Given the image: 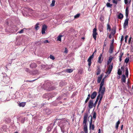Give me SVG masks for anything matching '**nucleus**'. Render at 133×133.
Here are the masks:
<instances>
[{"mask_svg":"<svg viewBox=\"0 0 133 133\" xmlns=\"http://www.w3.org/2000/svg\"><path fill=\"white\" fill-rule=\"evenodd\" d=\"M88 116V113H85L83 118V125L84 131L85 133H88V130L87 128V118Z\"/></svg>","mask_w":133,"mask_h":133,"instance_id":"f257e3e1","label":"nucleus"},{"mask_svg":"<svg viewBox=\"0 0 133 133\" xmlns=\"http://www.w3.org/2000/svg\"><path fill=\"white\" fill-rule=\"evenodd\" d=\"M53 83L48 81L44 85V89L48 91H51L55 89V87L52 86V84Z\"/></svg>","mask_w":133,"mask_h":133,"instance_id":"f03ea898","label":"nucleus"},{"mask_svg":"<svg viewBox=\"0 0 133 133\" xmlns=\"http://www.w3.org/2000/svg\"><path fill=\"white\" fill-rule=\"evenodd\" d=\"M105 88L104 87H103L102 89H100V88L99 89V91H98V94L97 96V97L96 99L99 100V98L101 96H102V94H101V92H102V91H104V92L105 91Z\"/></svg>","mask_w":133,"mask_h":133,"instance_id":"7ed1b4c3","label":"nucleus"},{"mask_svg":"<svg viewBox=\"0 0 133 133\" xmlns=\"http://www.w3.org/2000/svg\"><path fill=\"white\" fill-rule=\"evenodd\" d=\"M105 88L104 87H103L102 89H100V88L99 89V91H98V94L97 96V97L96 99L99 100V98L101 96H102V94H101V92H102V91H104V92L105 91Z\"/></svg>","mask_w":133,"mask_h":133,"instance_id":"20e7f679","label":"nucleus"},{"mask_svg":"<svg viewBox=\"0 0 133 133\" xmlns=\"http://www.w3.org/2000/svg\"><path fill=\"white\" fill-rule=\"evenodd\" d=\"M97 29L96 28H95L93 29L92 31L93 37L95 41L96 40V35H97Z\"/></svg>","mask_w":133,"mask_h":133,"instance_id":"39448f33","label":"nucleus"},{"mask_svg":"<svg viewBox=\"0 0 133 133\" xmlns=\"http://www.w3.org/2000/svg\"><path fill=\"white\" fill-rule=\"evenodd\" d=\"M91 117V120L90 121L89 123V129H90L91 128H92V130H93L95 128V126L94 124H92V116L91 115H90L89 117V118Z\"/></svg>","mask_w":133,"mask_h":133,"instance_id":"423d86ee","label":"nucleus"},{"mask_svg":"<svg viewBox=\"0 0 133 133\" xmlns=\"http://www.w3.org/2000/svg\"><path fill=\"white\" fill-rule=\"evenodd\" d=\"M93 106L94 107L93 100L92 99H90L89 102L88 107L90 109H91L93 108Z\"/></svg>","mask_w":133,"mask_h":133,"instance_id":"0eeeda50","label":"nucleus"},{"mask_svg":"<svg viewBox=\"0 0 133 133\" xmlns=\"http://www.w3.org/2000/svg\"><path fill=\"white\" fill-rule=\"evenodd\" d=\"M43 98L47 99L48 100H49L51 97H52L51 96V94L50 93L44 94L43 95Z\"/></svg>","mask_w":133,"mask_h":133,"instance_id":"6e6552de","label":"nucleus"},{"mask_svg":"<svg viewBox=\"0 0 133 133\" xmlns=\"http://www.w3.org/2000/svg\"><path fill=\"white\" fill-rule=\"evenodd\" d=\"M113 66V63H112L108 67V69L107 71V73L108 75H109L112 70Z\"/></svg>","mask_w":133,"mask_h":133,"instance_id":"1a4fd4ad","label":"nucleus"},{"mask_svg":"<svg viewBox=\"0 0 133 133\" xmlns=\"http://www.w3.org/2000/svg\"><path fill=\"white\" fill-rule=\"evenodd\" d=\"M65 123H66L65 122V123H63L61 125L60 127L61 131L63 133H64L65 132L64 128L66 126Z\"/></svg>","mask_w":133,"mask_h":133,"instance_id":"9d476101","label":"nucleus"},{"mask_svg":"<svg viewBox=\"0 0 133 133\" xmlns=\"http://www.w3.org/2000/svg\"><path fill=\"white\" fill-rule=\"evenodd\" d=\"M47 28V26L45 25H43L42 26V34H43L45 33V31L46 30Z\"/></svg>","mask_w":133,"mask_h":133,"instance_id":"9b49d317","label":"nucleus"},{"mask_svg":"<svg viewBox=\"0 0 133 133\" xmlns=\"http://www.w3.org/2000/svg\"><path fill=\"white\" fill-rule=\"evenodd\" d=\"M128 20L129 19H128V18H126L124 22L123 25L124 29H125L126 28V26H128Z\"/></svg>","mask_w":133,"mask_h":133,"instance_id":"f8f14e48","label":"nucleus"},{"mask_svg":"<svg viewBox=\"0 0 133 133\" xmlns=\"http://www.w3.org/2000/svg\"><path fill=\"white\" fill-rule=\"evenodd\" d=\"M93 58L94 57H92V56H91L89 57V58H88V65L89 67L90 66L91 64V59Z\"/></svg>","mask_w":133,"mask_h":133,"instance_id":"ddd939ff","label":"nucleus"},{"mask_svg":"<svg viewBox=\"0 0 133 133\" xmlns=\"http://www.w3.org/2000/svg\"><path fill=\"white\" fill-rule=\"evenodd\" d=\"M37 66V64L36 63L33 62L30 65V67L31 68H36Z\"/></svg>","mask_w":133,"mask_h":133,"instance_id":"4468645a","label":"nucleus"},{"mask_svg":"<svg viewBox=\"0 0 133 133\" xmlns=\"http://www.w3.org/2000/svg\"><path fill=\"white\" fill-rule=\"evenodd\" d=\"M114 49V45H110L109 50V53L110 54L112 53L113 52Z\"/></svg>","mask_w":133,"mask_h":133,"instance_id":"2eb2a0df","label":"nucleus"},{"mask_svg":"<svg viewBox=\"0 0 133 133\" xmlns=\"http://www.w3.org/2000/svg\"><path fill=\"white\" fill-rule=\"evenodd\" d=\"M104 78H103L102 80L101 83L99 85V88L100 89H102L103 88V86L104 84Z\"/></svg>","mask_w":133,"mask_h":133,"instance_id":"dca6fc26","label":"nucleus"},{"mask_svg":"<svg viewBox=\"0 0 133 133\" xmlns=\"http://www.w3.org/2000/svg\"><path fill=\"white\" fill-rule=\"evenodd\" d=\"M97 95V93L95 91L93 92L91 96V98L92 99H94Z\"/></svg>","mask_w":133,"mask_h":133,"instance_id":"f3484780","label":"nucleus"},{"mask_svg":"<svg viewBox=\"0 0 133 133\" xmlns=\"http://www.w3.org/2000/svg\"><path fill=\"white\" fill-rule=\"evenodd\" d=\"M102 54H100V55L98 58V63H101L103 59H102V60H101V59L102 58Z\"/></svg>","mask_w":133,"mask_h":133,"instance_id":"a211bd4d","label":"nucleus"},{"mask_svg":"<svg viewBox=\"0 0 133 133\" xmlns=\"http://www.w3.org/2000/svg\"><path fill=\"white\" fill-rule=\"evenodd\" d=\"M103 75V74H101L100 76L98 77L97 80V82L98 83H100Z\"/></svg>","mask_w":133,"mask_h":133,"instance_id":"6ab92c4d","label":"nucleus"},{"mask_svg":"<svg viewBox=\"0 0 133 133\" xmlns=\"http://www.w3.org/2000/svg\"><path fill=\"white\" fill-rule=\"evenodd\" d=\"M123 17V15L121 13H119L118 15H117V18L118 19L122 20Z\"/></svg>","mask_w":133,"mask_h":133,"instance_id":"aec40b11","label":"nucleus"},{"mask_svg":"<svg viewBox=\"0 0 133 133\" xmlns=\"http://www.w3.org/2000/svg\"><path fill=\"white\" fill-rule=\"evenodd\" d=\"M126 76L125 75L123 74L122 75V77L121 78V82L125 83L126 82Z\"/></svg>","mask_w":133,"mask_h":133,"instance_id":"412c9836","label":"nucleus"},{"mask_svg":"<svg viewBox=\"0 0 133 133\" xmlns=\"http://www.w3.org/2000/svg\"><path fill=\"white\" fill-rule=\"evenodd\" d=\"M129 14V11L128 10V7H126L125 10V16L126 18H128V14Z\"/></svg>","mask_w":133,"mask_h":133,"instance_id":"4be33fe9","label":"nucleus"},{"mask_svg":"<svg viewBox=\"0 0 133 133\" xmlns=\"http://www.w3.org/2000/svg\"><path fill=\"white\" fill-rule=\"evenodd\" d=\"M116 28H114L112 30L111 32V34L113 35L114 36L116 32Z\"/></svg>","mask_w":133,"mask_h":133,"instance_id":"5701e85b","label":"nucleus"},{"mask_svg":"<svg viewBox=\"0 0 133 133\" xmlns=\"http://www.w3.org/2000/svg\"><path fill=\"white\" fill-rule=\"evenodd\" d=\"M66 83L65 81L61 82L59 83L61 87H63V86L66 85Z\"/></svg>","mask_w":133,"mask_h":133,"instance_id":"b1692460","label":"nucleus"},{"mask_svg":"<svg viewBox=\"0 0 133 133\" xmlns=\"http://www.w3.org/2000/svg\"><path fill=\"white\" fill-rule=\"evenodd\" d=\"M113 58V57H112L111 56H110L109 57V59L107 61V65H108L111 62Z\"/></svg>","mask_w":133,"mask_h":133,"instance_id":"393cba45","label":"nucleus"},{"mask_svg":"<svg viewBox=\"0 0 133 133\" xmlns=\"http://www.w3.org/2000/svg\"><path fill=\"white\" fill-rule=\"evenodd\" d=\"M45 111L46 114H49L51 112V110L47 108L45 109Z\"/></svg>","mask_w":133,"mask_h":133,"instance_id":"a878e982","label":"nucleus"},{"mask_svg":"<svg viewBox=\"0 0 133 133\" xmlns=\"http://www.w3.org/2000/svg\"><path fill=\"white\" fill-rule=\"evenodd\" d=\"M39 25V23H37L35 25V29L37 30H38L39 29V27L38 26Z\"/></svg>","mask_w":133,"mask_h":133,"instance_id":"bb28decb","label":"nucleus"},{"mask_svg":"<svg viewBox=\"0 0 133 133\" xmlns=\"http://www.w3.org/2000/svg\"><path fill=\"white\" fill-rule=\"evenodd\" d=\"M123 55V53L122 52H121L120 53V54L119 56V61L120 62H121L122 61V56Z\"/></svg>","mask_w":133,"mask_h":133,"instance_id":"cd10ccee","label":"nucleus"},{"mask_svg":"<svg viewBox=\"0 0 133 133\" xmlns=\"http://www.w3.org/2000/svg\"><path fill=\"white\" fill-rule=\"evenodd\" d=\"M42 43H43V42H41V40H39L38 41H36L35 42V44H37L38 45H41Z\"/></svg>","mask_w":133,"mask_h":133,"instance_id":"c85d7f7f","label":"nucleus"},{"mask_svg":"<svg viewBox=\"0 0 133 133\" xmlns=\"http://www.w3.org/2000/svg\"><path fill=\"white\" fill-rule=\"evenodd\" d=\"M101 71V70L100 69V68L99 67H98V69L97 70V72L96 73V75H99L100 74Z\"/></svg>","mask_w":133,"mask_h":133,"instance_id":"c756f323","label":"nucleus"},{"mask_svg":"<svg viewBox=\"0 0 133 133\" xmlns=\"http://www.w3.org/2000/svg\"><path fill=\"white\" fill-rule=\"evenodd\" d=\"M120 121L119 120L117 122L116 124V126H115V128L116 129H117L118 128V126H119V125L120 124Z\"/></svg>","mask_w":133,"mask_h":133,"instance_id":"7c9ffc66","label":"nucleus"},{"mask_svg":"<svg viewBox=\"0 0 133 133\" xmlns=\"http://www.w3.org/2000/svg\"><path fill=\"white\" fill-rule=\"evenodd\" d=\"M73 70L71 69H66V71L68 73H71L73 71Z\"/></svg>","mask_w":133,"mask_h":133,"instance_id":"2f4dec72","label":"nucleus"},{"mask_svg":"<svg viewBox=\"0 0 133 133\" xmlns=\"http://www.w3.org/2000/svg\"><path fill=\"white\" fill-rule=\"evenodd\" d=\"M52 124H51L50 126H48L47 128V130L49 131H50L51 129L52 128Z\"/></svg>","mask_w":133,"mask_h":133,"instance_id":"473e14b6","label":"nucleus"},{"mask_svg":"<svg viewBox=\"0 0 133 133\" xmlns=\"http://www.w3.org/2000/svg\"><path fill=\"white\" fill-rule=\"evenodd\" d=\"M96 113L95 112H93V116L92 117V118L93 119L95 120L96 118Z\"/></svg>","mask_w":133,"mask_h":133,"instance_id":"72a5a7b5","label":"nucleus"},{"mask_svg":"<svg viewBox=\"0 0 133 133\" xmlns=\"http://www.w3.org/2000/svg\"><path fill=\"white\" fill-rule=\"evenodd\" d=\"M25 105V103L23 102H21L19 104V105L20 107H24Z\"/></svg>","mask_w":133,"mask_h":133,"instance_id":"f704fd0d","label":"nucleus"},{"mask_svg":"<svg viewBox=\"0 0 133 133\" xmlns=\"http://www.w3.org/2000/svg\"><path fill=\"white\" fill-rule=\"evenodd\" d=\"M107 30H109V31L111 30V27L109 23H108L107 24Z\"/></svg>","mask_w":133,"mask_h":133,"instance_id":"c9c22d12","label":"nucleus"},{"mask_svg":"<svg viewBox=\"0 0 133 133\" xmlns=\"http://www.w3.org/2000/svg\"><path fill=\"white\" fill-rule=\"evenodd\" d=\"M106 5L108 7L111 8L112 5L111 4L107 2L106 4Z\"/></svg>","mask_w":133,"mask_h":133,"instance_id":"e433bc0d","label":"nucleus"},{"mask_svg":"<svg viewBox=\"0 0 133 133\" xmlns=\"http://www.w3.org/2000/svg\"><path fill=\"white\" fill-rule=\"evenodd\" d=\"M101 94H102V96H101L99 98V101H101L102 100V98H103V96L104 95V91L102 92H101Z\"/></svg>","mask_w":133,"mask_h":133,"instance_id":"4c0bfd02","label":"nucleus"},{"mask_svg":"<svg viewBox=\"0 0 133 133\" xmlns=\"http://www.w3.org/2000/svg\"><path fill=\"white\" fill-rule=\"evenodd\" d=\"M26 118L25 117H24L22 118L21 119V122L23 123H24V122L26 121Z\"/></svg>","mask_w":133,"mask_h":133,"instance_id":"58836bf2","label":"nucleus"},{"mask_svg":"<svg viewBox=\"0 0 133 133\" xmlns=\"http://www.w3.org/2000/svg\"><path fill=\"white\" fill-rule=\"evenodd\" d=\"M63 36V35H59L57 37V40L61 41V37Z\"/></svg>","mask_w":133,"mask_h":133,"instance_id":"ea45409f","label":"nucleus"},{"mask_svg":"<svg viewBox=\"0 0 133 133\" xmlns=\"http://www.w3.org/2000/svg\"><path fill=\"white\" fill-rule=\"evenodd\" d=\"M122 71L120 69H119L117 72V74L119 75H120L122 74Z\"/></svg>","mask_w":133,"mask_h":133,"instance_id":"a19ab883","label":"nucleus"},{"mask_svg":"<svg viewBox=\"0 0 133 133\" xmlns=\"http://www.w3.org/2000/svg\"><path fill=\"white\" fill-rule=\"evenodd\" d=\"M45 65L43 64H42L39 66V68H40L41 69H42L43 68H45Z\"/></svg>","mask_w":133,"mask_h":133,"instance_id":"79ce46f5","label":"nucleus"},{"mask_svg":"<svg viewBox=\"0 0 133 133\" xmlns=\"http://www.w3.org/2000/svg\"><path fill=\"white\" fill-rule=\"evenodd\" d=\"M112 1L113 3L115 5V6L117 4L118 2L117 0H112Z\"/></svg>","mask_w":133,"mask_h":133,"instance_id":"37998d69","label":"nucleus"},{"mask_svg":"<svg viewBox=\"0 0 133 133\" xmlns=\"http://www.w3.org/2000/svg\"><path fill=\"white\" fill-rule=\"evenodd\" d=\"M55 2V1L54 0H53L52 1V3H51L50 5L51 6H54Z\"/></svg>","mask_w":133,"mask_h":133,"instance_id":"c03bdc74","label":"nucleus"},{"mask_svg":"<svg viewBox=\"0 0 133 133\" xmlns=\"http://www.w3.org/2000/svg\"><path fill=\"white\" fill-rule=\"evenodd\" d=\"M80 14H77L74 16L75 18H78L80 16Z\"/></svg>","mask_w":133,"mask_h":133,"instance_id":"a18cd8bd","label":"nucleus"},{"mask_svg":"<svg viewBox=\"0 0 133 133\" xmlns=\"http://www.w3.org/2000/svg\"><path fill=\"white\" fill-rule=\"evenodd\" d=\"M38 70H35L34 71L33 73L34 75H36L38 73Z\"/></svg>","mask_w":133,"mask_h":133,"instance_id":"49530a36","label":"nucleus"},{"mask_svg":"<svg viewBox=\"0 0 133 133\" xmlns=\"http://www.w3.org/2000/svg\"><path fill=\"white\" fill-rule=\"evenodd\" d=\"M129 61V59L128 57L127 58H126L125 59V62L126 63H128Z\"/></svg>","mask_w":133,"mask_h":133,"instance_id":"de8ad7c7","label":"nucleus"},{"mask_svg":"<svg viewBox=\"0 0 133 133\" xmlns=\"http://www.w3.org/2000/svg\"><path fill=\"white\" fill-rule=\"evenodd\" d=\"M125 75H128V68L127 67H126L125 68Z\"/></svg>","mask_w":133,"mask_h":133,"instance_id":"09e8293b","label":"nucleus"},{"mask_svg":"<svg viewBox=\"0 0 133 133\" xmlns=\"http://www.w3.org/2000/svg\"><path fill=\"white\" fill-rule=\"evenodd\" d=\"M24 29H25V28H24L23 29H21V31H18V33H19V34H22V33H23V32H24Z\"/></svg>","mask_w":133,"mask_h":133,"instance_id":"8fccbe9b","label":"nucleus"},{"mask_svg":"<svg viewBox=\"0 0 133 133\" xmlns=\"http://www.w3.org/2000/svg\"><path fill=\"white\" fill-rule=\"evenodd\" d=\"M27 85L26 84H24L22 85L21 87V88L23 89H24L25 87H26Z\"/></svg>","mask_w":133,"mask_h":133,"instance_id":"3c124183","label":"nucleus"},{"mask_svg":"<svg viewBox=\"0 0 133 133\" xmlns=\"http://www.w3.org/2000/svg\"><path fill=\"white\" fill-rule=\"evenodd\" d=\"M24 70L25 71L27 72H29V68H24Z\"/></svg>","mask_w":133,"mask_h":133,"instance_id":"603ef678","label":"nucleus"},{"mask_svg":"<svg viewBox=\"0 0 133 133\" xmlns=\"http://www.w3.org/2000/svg\"><path fill=\"white\" fill-rule=\"evenodd\" d=\"M128 35H126L125 36V43H127V38L128 37Z\"/></svg>","mask_w":133,"mask_h":133,"instance_id":"864d4df0","label":"nucleus"},{"mask_svg":"<svg viewBox=\"0 0 133 133\" xmlns=\"http://www.w3.org/2000/svg\"><path fill=\"white\" fill-rule=\"evenodd\" d=\"M50 59H52V60H54L55 59L54 56L51 55H50Z\"/></svg>","mask_w":133,"mask_h":133,"instance_id":"5fc2aeb1","label":"nucleus"},{"mask_svg":"<svg viewBox=\"0 0 133 133\" xmlns=\"http://www.w3.org/2000/svg\"><path fill=\"white\" fill-rule=\"evenodd\" d=\"M98 100L96 99V100L95 103L94 104V107H95L96 106V105L98 101Z\"/></svg>","mask_w":133,"mask_h":133,"instance_id":"6e6d98bb","label":"nucleus"},{"mask_svg":"<svg viewBox=\"0 0 133 133\" xmlns=\"http://www.w3.org/2000/svg\"><path fill=\"white\" fill-rule=\"evenodd\" d=\"M131 38H132L131 36H130L129 37V39L128 40V44H130V42H131Z\"/></svg>","mask_w":133,"mask_h":133,"instance_id":"4d7b16f0","label":"nucleus"},{"mask_svg":"<svg viewBox=\"0 0 133 133\" xmlns=\"http://www.w3.org/2000/svg\"><path fill=\"white\" fill-rule=\"evenodd\" d=\"M90 98L87 97V99H86L85 101V104L87 102L89 101Z\"/></svg>","mask_w":133,"mask_h":133,"instance_id":"13d9d810","label":"nucleus"},{"mask_svg":"<svg viewBox=\"0 0 133 133\" xmlns=\"http://www.w3.org/2000/svg\"><path fill=\"white\" fill-rule=\"evenodd\" d=\"M96 49L95 50L94 52L92 53V55L91 56H92V57H94V54L96 52Z\"/></svg>","mask_w":133,"mask_h":133,"instance_id":"bf43d9fd","label":"nucleus"},{"mask_svg":"<svg viewBox=\"0 0 133 133\" xmlns=\"http://www.w3.org/2000/svg\"><path fill=\"white\" fill-rule=\"evenodd\" d=\"M43 43H49V42L48 41V40H45L43 41V42H42Z\"/></svg>","mask_w":133,"mask_h":133,"instance_id":"052dcab7","label":"nucleus"},{"mask_svg":"<svg viewBox=\"0 0 133 133\" xmlns=\"http://www.w3.org/2000/svg\"><path fill=\"white\" fill-rule=\"evenodd\" d=\"M26 129H23L22 131V133H26Z\"/></svg>","mask_w":133,"mask_h":133,"instance_id":"680f3d73","label":"nucleus"},{"mask_svg":"<svg viewBox=\"0 0 133 133\" xmlns=\"http://www.w3.org/2000/svg\"><path fill=\"white\" fill-rule=\"evenodd\" d=\"M114 38H113V39L112 40V41H111V43L110 44V45H113V43H114Z\"/></svg>","mask_w":133,"mask_h":133,"instance_id":"e2e57ef3","label":"nucleus"},{"mask_svg":"<svg viewBox=\"0 0 133 133\" xmlns=\"http://www.w3.org/2000/svg\"><path fill=\"white\" fill-rule=\"evenodd\" d=\"M64 52L66 54H67L68 53V50L66 48L65 49V50L64 51Z\"/></svg>","mask_w":133,"mask_h":133,"instance_id":"0e129e2a","label":"nucleus"},{"mask_svg":"<svg viewBox=\"0 0 133 133\" xmlns=\"http://www.w3.org/2000/svg\"><path fill=\"white\" fill-rule=\"evenodd\" d=\"M124 3L126 4H127L128 3V0H124Z\"/></svg>","mask_w":133,"mask_h":133,"instance_id":"69168bd1","label":"nucleus"},{"mask_svg":"<svg viewBox=\"0 0 133 133\" xmlns=\"http://www.w3.org/2000/svg\"><path fill=\"white\" fill-rule=\"evenodd\" d=\"M35 79L34 80H32V81L27 80V81H26V82H33V81H35Z\"/></svg>","mask_w":133,"mask_h":133,"instance_id":"338daca9","label":"nucleus"},{"mask_svg":"<svg viewBox=\"0 0 133 133\" xmlns=\"http://www.w3.org/2000/svg\"><path fill=\"white\" fill-rule=\"evenodd\" d=\"M124 40V37L123 36H121V42H122V41H123Z\"/></svg>","mask_w":133,"mask_h":133,"instance_id":"774afa93","label":"nucleus"}]
</instances>
